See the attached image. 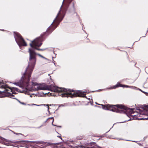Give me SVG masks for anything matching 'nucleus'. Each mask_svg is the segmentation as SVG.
<instances>
[{"mask_svg":"<svg viewBox=\"0 0 148 148\" xmlns=\"http://www.w3.org/2000/svg\"><path fill=\"white\" fill-rule=\"evenodd\" d=\"M48 107V109H49V106H48V107Z\"/></svg>","mask_w":148,"mask_h":148,"instance_id":"16","label":"nucleus"},{"mask_svg":"<svg viewBox=\"0 0 148 148\" xmlns=\"http://www.w3.org/2000/svg\"><path fill=\"white\" fill-rule=\"evenodd\" d=\"M21 104H23V105H25V103H21Z\"/></svg>","mask_w":148,"mask_h":148,"instance_id":"14","label":"nucleus"},{"mask_svg":"<svg viewBox=\"0 0 148 148\" xmlns=\"http://www.w3.org/2000/svg\"><path fill=\"white\" fill-rule=\"evenodd\" d=\"M42 44L41 39L40 38H36L33 41H32V43L30 44L31 47L38 50L42 51V49H38L37 47H40Z\"/></svg>","mask_w":148,"mask_h":148,"instance_id":"4","label":"nucleus"},{"mask_svg":"<svg viewBox=\"0 0 148 148\" xmlns=\"http://www.w3.org/2000/svg\"><path fill=\"white\" fill-rule=\"evenodd\" d=\"M73 0H67L64 2L63 1V3L60 8V9H67L68 8L70 9H72L75 8L74 4L73 3H71Z\"/></svg>","mask_w":148,"mask_h":148,"instance_id":"3","label":"nucleus"},{"mask_svg":"<svg viewBox=\"0 0 148 148\" xmlns=\"http://www.w3.org/2000/svg\"><path fill=\"white\" fill-rule=\"evenodd\" d=\"M3 87L5 89L4 91L3 92L5 93L6 96L10 97L13 96L12 94L10 92H11L13 93L11 88L8 87L6 85L3 86Z\"/></svg>","mask_w":148,"mask_h":148,"instance_id":"6","label":"nucleus"},{"mask_svg":"<svg viewBox=\"0 0 148 148\" xmlns=\"http://www.w3.org/2000/svg\"><path fill=\"white\" fill-rule=\"evenodd\" d=\"M32 104V105H36V104Z\"/></svg>","mask_w":148,"mask_h":148,"instance_id":"15","label":"nucleus"},{"mask_svg":"<svg viewBox=\"0 0 148 148\" xmlns=\"http://www.w3.org/2000/svg\"><path fill=\"white\" fill-rule=\"evenodd\" d=\"M14 134H17V133H15Z\"/></svg>","mask_w":148,"mask_h":148,"instance_id":"17","label":"nucleus"},{"mask_svg":"<svg viewBox=\"0 0 148 148\" xmlns=\"http://www.w3.org/2000/svg\"><path fill=\"white\" fill-rule=\"evenodd\" d=\"M21 39L22 41V45L24 46H26L27 45L26 42L22 38H21Z\"/></svg>","mask_w":148,"mask_h":148,"instance_id":"10","label":"nucleus"},{"mask_svg":"<svg viewBox=\"0 0 148 148\" xmlns=\"http://www.w3.org/2000/svg\"><path fill=\"white\" fill-rule=\"evenodd\" d=\"M55 91L62 92L61 94H60V95L62 97H72L76 95L75 92L73 90H67L65 89L57 88L56 89Z\"/></svg>","mask_w":148,"mask_h":148,"instance_id":"2","label":"nucleus"},{"mask_svg":"<svg viewBox=\"0 0 148 148\" xmlns=\"http://www.w3.org/2000/svg\"><path fill=\"white\" fill-rule=\"evenodd\" d=\"M38 90H47L48 88L47 86L44 84H40L37 87Z\"/></svg>","mask_w":148,"mask_h":148,"instance_id":"7","label":"nucleus"},{"mask_svg":"<svg viewBox=\"0 0 148 148\" xmlns=\"http://www.w3.org/2000/svg\"><path fill=\"white\" fill-rule=\"evenodd\" d=\"M101 106H103V108L106 110H110L112 111H114L113 108L116 109V108H120L121 109L123 108V106L121 105H103L102 104L101 105Z\"/></svg>","mask_w":148,"mask_h":148,"instance_id":"5","label":"nucleus"},{"mask_svg":"<svg viewBox=\"0 0 148 148\" xmlns=\"http://www.w3.org/2000/svg\"><path fill=\"white\" fill-rule=\"evenodd\" d=\"M79 94L78 95L79 96L84 97L86 95V93L85 92H83L81 91H79L78 93Z\"/></svg>","mask_w":148,"mask_h":148,"instance_id":"9","label":"nucleus"},{"mask_svg":"<svg viewBox=\"0 0 148 148\" xmlns=\"http://www.w3.org/2000/svg\"><path fill=\"white\" fill-rule=\"evenodd\" d=\"M38 55L42 58H43L44 59H46V58H45V57H43V56H42L40 54H38Z\"/></svg>","mask_w":148,"mask_h":148,"instance_id":"12","label":"nucleus"},{"mask_svg":"<svg viewBox=\"0 0 148 148\" xmlns=\"http://www.w3.org/2000/svg\"><path fill=\"white\" fill-rule=\"evenodd\" d=\"M60 12H61V11H59V13H58V14L56 17V18L55 21H54L53 22H54L56 21V20H57V18L58 17V16L59 15V14H60Z\"/></svg>","mask_w":148,"mask_h":148,"instance_id":"11","label":"nucleus"},{"mask_svg":"<svg viewBox=\"0 0 148 148\" xmlns=\"http://www.w3.org/2000/svg\"><path fill=\"white\" fill-rule=\"evenodd\" d=\"M130 87V86H128L127 85H122L121 84H120L119 83H117V84L116 85L111 87L110 89H115V88H116L118 87Z\"/></svg>","mask_w":148,"mask_h":148,"instance_id":"8","label":"nucleus"},{"mask_svg":"<svg viewBox=\"0 0 148 148\" xmlns=\"http://www.w3.org/2000/svg\"><path fill=\"white\" fill-rule=\"evenodd\" d=\"M32 84L33 86H36L37 85V83H34L33 82H32Z\"/></svg>","mask_w":148,"mask_h":148,"instance_id":"13","label":"nucleus"},{"mask_svg":"<svg viewBox=\"0 0 148 148\" xmlns=\"http://www.w3.org/2000/svg\"><path fill=\"white\" fill-rule=\"evenodd\" d=\"M29 58L28 65L26 71L22 77V79L24 84V83L28 84L29 81L31 74L35 65L36 59V53L34 51L29 49Z\"/></svg>","mask_w":148,"mask_h":148,"instance_id":"1","label":"nucleus"}]
</instances>
